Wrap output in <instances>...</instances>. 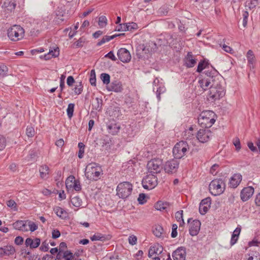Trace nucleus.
<instances>
[{"label":"nucleus","mask_w":260,"mask_h":260,"mask_svg":"<svg viewBox=\"0 0 260 260\" xmlns=\"http://www.w3.org/2000/svg\"><path fill=\"white\" fill-rule=\"evenodd\" d=\"M71 203L75 207H79L82 205V201L79 197L76 196L72 198Z\"/></svg>","instance_id":"f704fd0d"},{"label":"nucleus","mask_w":260,"mask_h":260,"mask_svg":"<svg viewBox=\"0 0 260 260\" xmlns=\"http://www.w3.org/2000/svg\"><path fill=\"white\" fill-rule=\"evenodd\" d=\"M83 90V85L80 82L78 84H76L74 88V92L76 94L79 95L81 93Z\"/></svg>","instance_id":"37998d69"},{"label":"nucleus","mask_w":260,"mask_h":260,"mask_svg":"<svg viewBox=\"0 0 260 260\" xmlns=\"http://www.w3.org/2000/svg\"><path fill=\"white\" fill-rule=\"evenodd\" d=\"M8 71V68L6 66L3 64H0V76H4L6 75Z\"/></svg>","instance_id":"603ef678"},{"label":"nucleus","mask_w":260,"mask_h":260,"mask_svg":"<svg viewBox=\"0 0 260 260\" xmlns=\"http://www.w3.org/2000/svg\"><path fill=\"white\" fill-rule=\"evenodd\" d=\"M75 105L73 103H70L68 105L67 112L68 116L69 118H71L73 115Z\"/></svg>","instance_id":"79ce46f5"},{"label":"nucleus","mask_w":260,"mask_h":260,"mask_svg":"<svg viewBox=\"0 0 260 260\" xmlns=\"http://www.w3.org/2000/svg\"><path fill=\"white\" fill-rule=\"evenodd\" d=\"M233 143L236 147V150L239 151L241 148L240 139L238 137H236L233 139Z\"/></svg>","instance_id":"09e8293b"},{"label":"nucleus","mask_w":260,"mask_h":260,"mask_svg":"<svg viewBox=\"0 0 260 260\" xmlns=\"http://www.w3.org/2000/svg\"><path fill=\"white\" fill-rule=\"evenodd\" d=\"M89 82L92 86H96V75L94 70H92L90 71Z\"/></svg>","instance_id":"e433bc0d"},{"label":"nucleus","mask_w":260,"mask_h":260,"mask_svg":"<svg viewBox=\"0 0 260 260\" xmlns=\"http://www.w3.org/2000/svg\"><path fill=\"white\" fill-rule=\"evenodd\" d=\"M55 211L58 216L62 218L66 217L67 213L66 211L61 207H57L55 209Z\"/></svg>","instance_id":"ea45409f"},{"label":"nucleus","mask_w":260,"mask_h":260,"mask_svg":"<svg viewBox=\"0 0 260 260\" xmlns=\"http://www.w3.org/2000/svg\"><path fill=\"white\" fill-rule=\"evenodd\" d=\"M41 240L39 238H36L32 239L30 238H27L25 242L26 246H29L30 248H35L38 247L40 244Z\"/></svg>","instance_id":"412c9836"},{"label":"nucleus","mask_w":260,"mask_h":260,"mask_svg":"<svg viewBox=\"0 0 260 260\" xmlns=\"http://www.w3.org/2000/svg\"><path fill=\"white\" fill-rule=\"evenodd\" d=\"M225 94L224 88L219 79L215 81L213 85H211L209 93V98L217 100L223 96Z\"/></svg>","instance_id":"39448f33"},{"label":"nucleus","mask_w":260,"mask_h":260,"mask_svg":"<svg viewBox=\"0 0 260 260\" xmlns=\"http://www.w3.org/2000/svg\"><path fill=\"white\" fill-rule=\"evenodd\" d=\"M189 149V145L186 141H181L177 143L173 149V153L175 158H181L186 154Z\"/></svg>","instance_id":"6e6552de"},{"label":"nucleus","mask_w":260,"mask_h":260,"mask_svg":"<svg viewBox=\"0 0 260 260\" xmlns=\"http://www.w3.org/2000/svg\"><path fill=\"white\" fill-rule=\"evenodd\" d=\"M247 58L250 68H254V63L255 62V56L253 51L249 50L247 53Z\"/></svg>","instance_id":"bb28decb"},{"label":"nucleus","mask_w":260,"mask_h":260,"mask_svg":"<svg viewBox=\"0 0 260 260\" xmlns=\"http://www.w3.org/2000/svg\"><path fill=\"white\" fill-rule=\"evenodd\" d=\"M146 195L144 193H140L138 198V201L140 204H144L146 202V200L145 199Z\"/></svg>","instance_id":"6e6d98bb"},{"label":"nucleus","mask_w":260,"mask_h":260,"mask_svg":"<svg viewBox=\"0 0 260 260\" xmlns=\"http://www.w3.org/2000/svg\"><path fill=\"white\" fill-rule=\"evenodd\" d=\"M66 76L64 75H61L60 78V88L61 91H62L64 87V79Z\"/></svg>","instance_id":"052dcab7"},{"label":"nucleus","mask_w":260,"mask_h":260,"mask_svg":"<svg viewBox=\"0 0 260 260\" xmlns=\"http://www.w3.org/2000/svg\"><path fill=\"white\" fill-rule=\"evenodd\" d=\"M49 167L46 165H43L41 166L39 169V172L40 173V177L42 179H46L48 178L49 174Z\"/></svg>","instance_id":"a878e982"},{"label":"nucleus","mask_w":260,"mask_h":260,"mask_svg":"<svg viewBox=\"0 0 260 260\" xmlns=\"http://www.w3.org/2000/svg\"><path fill=\"white\" fill-rule=\"evenodd\" d=\"M218 167H219V166L218 165H217V164L213 165L211 167L210 170L211 174H212V175H216L217 173V170L218 168Z\"/></svg>","instance_id":"69168bd1"},{"label":"nucleus","mask_w":260,"mask_h":260,"mask_svg":"<svg viewBox=\"0 0 260 260\" xmlns=\"http://www.w3.org/2000/svg\"><path fill=\"white\" fill-rule=\"evenodd\" d=\"M209 208V207L200 204L199 212L200 214L202 215H205L208 211Z\"/></svg>","instance_id":"de8ad7c7"},{"label":"nucleus","mask_w":260,"mask_h":260,"mask_svg":"<svg viewBox=\"0 0 260 260\" xmlns=\"http://www.w3.org/2000/svg\"><path fill=\"white\" fill-rule=\"evenodd\" d=\"M201 227V222L199 220H194L189 225V234L192 236H196L198 234Z\"/></svg>","instance_id":"f3484780"},{"label":"nucleus","mask_w":260,"mask_h":260,"mask_svg":"<svg viewBox=\"0 0 260 260\" xmlns=\"http://www.w3.org/2000/svg\"><path fill=\"white\" fill-rule=\"evenodd\" d=\"M35 129L32 126H27L26 129V134L28 137H32L35 135Z\"/></svg>","instance_id":"8fccbe9b"},{"label":"nucleus","mask_w":260,"mask_h":260,"mask_svg":"<svg viewBox=\"0 0 260 260\" xmlns=\"http://www.w3.org/2000/svg\"><path fill=\"white\" fill-rule=\"evenodd\" d=\"M85 42V39L83 38H80L74 44V46L76 48L82 47L83 46V44Z\"/></svg>","instance_id":"5fc2aeb1"},{"label":"nucleus","mask_w":260,"mask_h":260,"mask_svg":"<svg viewBox=\"0 0 260 260\" xmlns=\"http://www.w3.org/2000/svg\"><path fill=\"white\" fill-rule=\"evenodd\" d=\"M102 100L100 98H96L95 102L92 104L93 108L98 111H100L102 108Z\"/></svg>","instance_id":"72a5a7b5"},{"label":"nucleus","mask_w":260,"mask_h":260,"mask_svg":"<svg viewBox=\"0 0 260 260\" xmlns=\"http://www.w3.org/2000/svg\"><path fill=\"white\" fill-rule=\"evenodd\" d=\"M24 28L19 25H13L7 30L8 38L12 41L16 42L22 40L24 36Z\"/></svg>","instance_id":"20e7f679"},{"label":"nucleus","mask_w":260,"mask_h":260,"mask_svg":"<svg viewBox=\"0 0 260 260\" xmlns=\"http://www.w3.org/2000/svg\"><path fill=\"white\" fill-rule=\"evenodd\" d=\"M193 127L192 126H190L188 129H186L184 131L183 137L186 140H190L193 138Z\"/></svg>","instance_id":"7c9ffc66"},{"label":"nucleus","mask_w":260,"mask_h":260,"mask_svg":"<svg viewBox=\"0 0 260 260\" xmlns=\"http://www.w3.org/2000/svg\"><path fill=\"white\" fill-rule=\"evenodd\" d=\"M247 146L251 151L253 152L257 151L256 147L254 146L253 143L252 142H248Z\"/></svg>","instance_id":"338daca9"},{"label":"nucleus","mask_w":260,"mask_h":260,"mask_svg":"<svg viewBox=\"0 0 260 260\" xmlns=\"http://www.w3.org/2000/svg\"><path fill=\"white\" fill-rule=\"evenodd\" d=\"M225 186V183L222 179H216L213 180L210 182L209 189L212 195L216 196L223 192Z\"/></svg>","instance_id":"0eeeda50"},{"label":"nucleus","mask_w":260,"mask_h":260,"mask_svg":"<svg viewBox=\"0 0 260 260\" xmlns=\"http://www.w3.org/2000/svg\"><path fill=\"white\" fill-rule=\"evenodd\" d=\"M248 16H249V13L247 11H245L243 12V25L244 27H245L247 25Z\"/></svg>","instance_id":"13d9d810"},{"label":"nucleus","mask_w":260,"mask_h":260,"mask_svg":"<svg viewBox=\"0 0 260 260\" xmlns=\"http://www.w3.org/2000/svg\"><path fill=\"white\" fill-rule=\"evenodd\" d=\"M7 205L8 207L13 209L14 211H17L16 203L14 200H10L7 202Z\"/></svg>","instance_id":"3c124183"},{"label":"nucleus","mask_w":260,"mask_h":260,"mask_svg":"<svg viewBox=\"0 0 260 260\" xmlns=\"http://www.w3.org/2000/svg\"><path fill=\"white\" fill-rule=\"evenodd\" d=\"M81 188L82 187L80 181L79 180H76L75 182H74L72 186V189H73L77 191H79L81 190Z\"/></svg>","instance_id":"a18cd8bd"},{"label":"nucleus","mask_w":260,"mask_h":260,"mask_svg":"<svg viewBox=\"0 0 260 260\" xmlns=\"http://www.w3.org/2000/svg\"><path fill=\"white\" fill-rule=\"evenodd\" d=\"M142 184L144 188L151 190L157 185V178L155 175L152 174L147 175L143 179Z\"/></svg>","instance_id":"1a4fd4ad"},{"label":"nucleus","mask_w":260,"mask_h":260,"mask_svg":"<svg viewBox=\"0 0 260 260\" xmlns=\"http://www.w3.org/2000/svg\"><path fill=\"white\" fill-rule=\"evenodd\" d=\"M101 79L105 84H108L110 82V76L108 74L102 73L101 74Z\"/></svg>","instance_id":"4c0bfd02"},{"label":"nucleus","mask_w":260,"mask_h":260,"mask_svg":"<svg viewBox=\"0 0 260 260\" xmlns=\"http://www.w3.org/2000/svg\"><path fill=\"white\" fill-rule=\"evenodd\" d=\"M215 117L212 111H203L198 118V123L202 128H210L215 122Z\"/></svg>","instance_id":"f03ea898"},{"label":"nucleus","mask_w":260,"mask_h":260,"mask_svg":"<svg viewBox=\"0 0 260 260\" xmlns=\"http://www.w3.org/2000/svg\"><path fill=\"white\" fill-rule=\"evenodd\" d=\"M40 249L42 251H47L49 249V245L45 241L43 242L42 245L40 247Z\"/></svg>","instance_id":"0e129e2a"},{"label":"nucleus","mask_w":260,"mask_h":260,"mask_svg":"<svg viewBox=\"0 0 260 260\" xmlns=\"http://www.w3.org/2000/svg\"><path fill=\"white\" fill-rule=\"evenodd\" d=\"M137 238L136 236L132 235L129 236L128 237V243L129 244L132 245H134L137 244Z\"/></svg>","instance_id":"864d4df0"},{"label":"nucleus","mask_w":260,"mask_h":260,"mask_svg":"<svg viewBox=\"0 0 260 260\" xmlns=\"http://www.w3.org/2000/svg\"><path fill=\"white\" fill-rule=\"evenodd\" d=\"M27 228H28V230L31 232H34L38 229V225L35 223L34 222L27 220Z\"/></svg>","instance_id":"58836bf2"},{"label":"nucleus","mask_w":260,"mask_h":260,"mask_svg":"<svg viewBox=\"0 0 260 260\" xmlns=\"http://www.w3.org/2000/svg\"><path fill=\"white\" fill-rule=\"evenodd\" d=\"M128 30V26H127V23L120 24L118 26V31H127Z\"/></svg>","instance_id":"bf43d9fd"},{"label":"nucleus","mask_w":260,"mask_h":260,"mask_svg":"<svg viewBox=\"0 0 260 260\" xmlns=\"http://www.w3.org/2000/svg\"><path fill=\"white\" fill-rule=\"evenodd\" d=\"M242 180V175L240 174H235L230 180V186L233 188H236Z\"/></svg>","instance_id":"6ab92c4d"},{"label":"nucleus","mask_w":260,"mask_h":260,"mask_svg":"<svg viewBox=\"0 0 260 260\" xmlns=\"http://www.w3.org/2000/svg\"><path fill=\"white\" fill-rule=\"evenodd\" d=\"M99 25L100 27H105L107 24V19L105 16H101L99 18Z\"/></svg>","instance_id":"a19ab883"},{"label":"nucleus","mask_w":260,"mask_h":260,"mask_svg":"<svg viewBox=\"0 0 260 260\" xmlns=\"http://www.w3.org/2000/svg\"><path fill=\"white\" fill-rule=\"evenodd\" d=\"M120 128V125L114 122H111L107 124L108 133L112 135L117 134L119 132Z\"/></svg>","instance_id":"b1692460"},{"label":"nucleus","mask_w":260,"mask_h":260,"mask_svg":"<svg viewBox=\"0 0 260 260\" xmlns=\"http://www.w3.org/2000/svg\"><path fill=\"white\" fill-rule=\"evenodd\" d=\"M102 171L96 164H89L86 169L85 175L89 180H97L99 179Z\"/></svg>","instance_id":"423d86ee"},{"label":"nucleus","mask_w":260,"mask_h":260,"mask_svg":"<svg viewBox=\"0 0 260 260\" xmlns=\"http://www.w3.org/2000/svg\"><path fill=\"white\" fill-rule=\"evenodd\" d=\"M63 257L65 260H72L74 255L70 251L67 250L63 252Z\"/></svg>","instance_id":"c03bdc74"},{"label":"nucleus","mask_w":260,"mask_h":260,"mask_svg":"<svg viewBox=\"0 0 260 260\" xmlns=\"http://www.w3.org/2000/svg\"><path fill=\"white\" fill-rule=\"evenodd\" d=\"M15 251V248L11 245H7L0 248V255L1 256L13 254Z\"/></svg>","instance_id":"5701e85b"},{"label":"nucleus","mask_w":260,"mask_h":260,"mask_svg":"<svg viewBox=\"0 0 260 260\" xmlns=\"http://www.w3.org/2000/svg\"><path fill=\"white\" fill-rule=\"evenodd\" d=\"M16 4L15 0H5L3 6L8 11H12L16 8Z\"/></svg>","instance_id":"393cba45"},{"label":"nucleus","mask_w":260,"mask_h":260,"mask_svg":"<svg viewBox=\"0 0 260 260\" xmlns=\"http://www.w3.org/2000/svg\"><path fill=\"white\" fill-rule=\"evenodd\" d=\"M60 236V232L57 230H53L52 232V237L53 239H56Z\"/></svg>","instance_id":"774afa93"},{"label":"nucleus","mask_w":260,"mask_h":260,"mask_svg":"<svg viewBox=\"0 0 260 260\" xmlns=\"http://www.w3.org/2000/svg\"><path fill=\"white\" fill-rule=\"evenodd\" d=\"M203 74V78L199 80L198 83L204 90L210 89L211 85H213L215 81H217L220 78L218 72L212 67L211 70L205 71Z\"/></svg>","instance_id":"f257e3e1"},{"label":"nucleus","mask_w":260,"mask_h":260,"mask_svg":"<svg viewBox=\"0 0 260 260\" xmlns=\"http://www.w3.org/2000/svg\"><path fill=\"white\" fill-rule=\"evenodd\" d=\"M156 96L158 101L160 100V94L162 93H164L166 91V88L165 86L161 84L158 87H157L156 88Z\"/></svg>","instance_id":"c9c22d12"},{"label":"nucleus","mask_w":260,"mask_h":260,"mask_svg":"<svg viewBox=\"0 0 260 260\" xmlns=\"http://www.w3.org/2000/svg\"><path fill=\"white\" fill-rule=\"evenodd\" d=\"M59 54L58 48H56L54 50H50L47 54L44 55L43 57L45 60H49L52 57H57L59 55Z\"/></svg>","instance_id":"cd10ccee"},{"label":"nucleus","mask_w":260,"mask_h":260,"mask_svg":"<svg viewBox=\"0 0 260 260\" xmlns=\"http://www.w3.org/2000/svg\"><path fill=\"white\" fill-rule=\"evenodd\" d=\"M183 212L182 210L177 211L175 213V218L178 222H182L183 223H185L183 219Z\"/></svg>","instance_id":"49530a36"},{"label":"nucleus","mask_w":260,"mask_h":260,"mask_svg":"<svg viewBox=\"0 0 260 260\" xmlns=\"http://www.w3.org/2000/svg\"><path fill=\"white\" fill-rule=\"evenodd\" d=\"M168 206L167 203L159 201L155 204L154 207L157 210L162 211L167 209Z\"/></svg>","instance_id":"2f4dec72"},{"label":"nucleus","mask_w":260,"mask_h":260,"mask_svg":"<svg viewBox=\"0 0 260 260\" xmlns=\"http://www.w3.org/2000/svg\"><path fill=\"white\" fill-rule=\"evenodd\" d=\"M184 60L185 64L187 68L193 67L197 62L196 60L193 58V55L191 52L187 53Z\"/></svg>","instance_id":"4be33fe9"},{"label":"nucleus","mask_w":260,"mask_h":260,"mask_svg":"<svg viewBox=\"0 0 260 260\" xmlns=\"http://www.w3.org/2000/svg\"><path fill=\"white\" fill-rule=\"evenodd\" d=\"M209 128H200L197 132L196 137L200 143H205L210 141L212 137V133Z\"/></svg>","instance_id":"9d476101"},{"label":"nucleus","mask_w":260,"mask_h":260,"mask_svg":"<svg viewBox=\"0 0 260 260\" xmlns=\"http://www.w3.org/2000/svg\"><path fill=\"white\" fill-rule=\"evenodd\" d=\"M153 233L156 237L161 238L163 237L164 229L161 225H156L153 230Z\"/></svg>","instance_id":"c756f323"},{"label":"nucleus","mask_w":260,"mask_h":260,"mask_svg":"<svg viewBox=\"0 0 260 260\" xmlns=\"http://www.w3.org/2000/svg\"><path fill=\"white\" fill-rule=\"evenodd\" d=\"M27 220H18L13 223V225L15 229L24 232L28 231L27 228Z\"/></svg>","instance_id":"aec40b11"},{"label":"nucleus","mask_w":260,"mask_h":260,"mask_svg":"<svg viewBox=\"0 0 260 260\" xmlns=\"http://www.w3.org/2000/svg\"><path fill=\"white\" fill-rule=\"evenodd\" d=\"M75 178L74 176L71 175L69 176L66 181V187L68 190L72 189V186L74 182H75Z\"/></svg>","instance_id":"473e14b6"},{"label":"nucleus","mask_w":260,"mask_h":260,"mask_svg":"<svg viewBox=\"0 0 260 260\" xmlns=\"http://www.w3.org/2000/svg\"><path fill=\"white\" fill-rule=\"evenodd\" d=\"M179 162L176 159H171L167 161L164 165L165 172L169 174H173L177 172Z\"/></svg>","instance_id":"f8f14e48"},{"label":"nucleus","mask_w":260,"mask_h":260,"mask_svg":"<svg viewBox=\"0 0 260 260\" xmlns=\"http://www.w3.org/2000/svg\"><path fill=\"white\" fill-rule=\"evenodd\" d=\"M162 162L160 158H154L149 160L147 165L149 171L151 173H159L162 169Z\"/></svg>","instance_id":"9b49d317"},{"label":"nucleus","mask_w":260,"mask_h":260,"mask_svg":"<svg viewBox=\"0 0 260 260\" xmlns=\"http://www.w3.org/2000/svg\"><path fill=\"white\" fill-rule=\"evenodd\" d=\"M164 248L161 245L158 243H155L150 247L148 256L151 258L154 254L159 255L162 252Z\"/></svg>","instance_id":"dca6fc26"},{"label":"nucleus","mask_w":260,"mask_h":260,"mask_svg":"<svg viewBox=\"0 0 260 260\" xmlns=\"http://www.w3.org/2000/svg\"><path fill=\"white\" fill-rule=\"evenodd\" d=\"M107 88L108 91H114L115 92H120L123 90V87L121 83L117 81L112 82Z\"/></svg>","instance_id":"a211bd4d"},{"label":"nucleus","mask_w":260,"mask_h":260,"mask_svg":"<svg viewBox=\"0 0 260 260\" xmlns=\"http://www.w3.org/2000/svg\"><path fill=\"white\" fill-rule=\"evenodd\" d=\"M117 55L120 60L123 62H128L131 59L129 52L125 48L119 49L117 52Z\"/></svg>","instance_id":"4468645a"},{"label":"nucleus","mask_w":260,"mask_h":260,"mask_svg":"<svg viewBox=\"0 0 260 260\" xmlns=\"http://www.w3.org/2000/svg\"><path fill=\"white\" fill-rule=\"evenodd\" d=\"M178 226L176 224H173L172 227V233L171 237L172 238H175L177 236V229Z\"/></svg>","instance_id":"4d7b16f0"},{"label":"nucleus","mask_w":260,"mask_h":260,"mask_svg":"<svg viewBox=\"0 0 260 260\" xmlns=\"http://www.w3.org/2000/svg\"><path fill=\"white\" fill-rule=\"evenodd\" d=\"M204 69L206 71L211 70V68H209L208 63L205 60L200 61L198 66L197 72L201 73Z\"/></svg>","instance_id":"c85d7f7f"},{"label":"nucleus","mask_w":260,"mask_h":260,"mask_svg":"<svg viewBox=\"0 0 260 260\" xmlns=\"http://www.w3.org/2000/svg\"><path fill=\"white\" fill-rule=\"evenodd\" d=\"M186 255V249L183 247H178L172 253L174 260H185Z\"/></svg>","instance_id":"2eb2a0df"},{"label":"nucleus","mask_w":260,"mask_h":260,"mask_svg":"<svg viewBox=\"0 0 260 260\" xmlns=\"http://www.w3.org/2000/svg\"><path fill=\"white\" fill-rule=\"evenodd\" d=\"M6 146V139L2 135H0V150H3Z\"/></svg>","instance_id":"680f3d73"},{"label":"nucleus","mask_w":260,"mask_h":260,"mask_svg":"<svg viewBox=\"0 0 260 260\" xmlns=\"http://www.w3.org/2000/svg\"><path fill=\"white\" fill-rule=\"evenodd\" d=\"M200 204L210 207L211 205V199L209 198H205L202 200Z\"/></svg>","instance_id":"e2e57ef3"},{"label":"nucleus","mask_w":260,"mask_h":260,"mask_svg":"<svg viewBox=\"0 0 260 260\" xmlns=\"http://www.w3.org/2000/svg\"><path fill=\"white\" fill-rule=\"evenodd\" d=\"M133 187L132 184L129 182H121L116 187V195L120 199H126L131 194Z\"/></svg>","instance_id":"7ed1b4c3"},{"label":"nucleus","mask_w":260,"mask_h":260,"mask_svg":"<svg viewBox=\"0 0 260 260\" xmlns=\"http://www.w3.org/2000/svg\"><path fill=\"white\" fill-rule=\"evenodd\" d=\"M254 188L252 186H248L242 189L240 192L241 199L243 202L248 201L254 193Z\"/></svg>","instance_id":"ddd939ff"}]
</instances>
